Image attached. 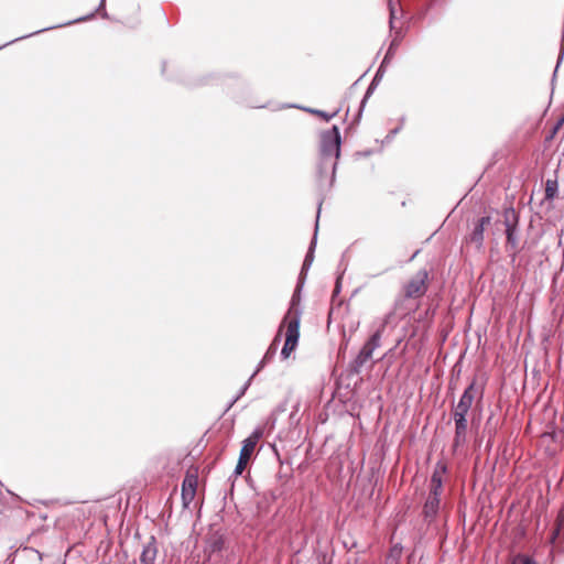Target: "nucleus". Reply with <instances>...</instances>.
Wrapping results in <instances>:
<instances>
[{
	"label": "nucleus",
	"instance_id": "28",
	"mask_svg": "<svg viewBox=\"0 0 564 564\" xmlns=\"http://www.w3.org/2000/svg\"><path fill=\"white\" fill-rule=\"evenodd\" d=\"M563 124H564V115L554 124L550 138H553Z\"/></svg>",
	"mask_w": 564,
	"mask_h": 564
},
{
	"label": "nucleus",
	"instance_id": "17",
	"mask_svg": "<svg viewBox=\"0 0 564 564\" xmlns=\"http://www.w3.org/2000/svg\"><path fill=\"white\" fill-rule=\"evenodd\" d=\"M206 547L205 550L210 554L220 552L224 549L225 540L224 535L218 531L213 532L206 538Z\"/></svg>",
	"mask_w": 564,
	"mask_h": 564
},
{
	"label": "nucleus",
	"instance_id": "23",
	"mask_svg": "<svg viewBox=\"0 0 564 564\" xmlns=\"http://www.w3.org/2000/svg\"><path fill=\"white\" fill-rule=\"evenodd\" d=\"M511 564H538V563L529 555L517 554L513 556Z\"/></svg>",
	"mask_w": 564,
	"mask_h": 564
},
{
	"label": "nucleus",
	"instance_id": "2",
	"mask_svg": "<svg viewBox=\"0 0 564 564\" xmlns=\"http://www.w3.org/2000/svg\"><path fill=\"white\" fill-rule=\"evenodd\" d=\"M390 52L392 47L404 36L409 18L405 14L403 0H390Z\"/></svg>",
	"mask_w": 564,
	"mask_h": 564
},
{
	"label": "nucleus",
	"instance_id": "16",
	"mask_svg": "<svg viewBox=\"0 0 564 564\" xmlns=\"http://www.w3.org/2000/svg\"><path fill=\"white\" fill-rule=\"evenodd\" d=\"M197 488V476L195 475H187L182 484V498L184 500V503L186 505L187 501H191L196 492Z\"/></svg>",
	"mask_w": 564,
	"mask_h": 564
},
{
	"label": "nucleus",
	"instance_id": "19",
	"mask_svg": "<svg viewBox=\"0 0 564 564\" xmlns=\"http://www.w3.org/2000/svg\"><path fill=\"white\" fill-rule=\"evenodd\" d=\"M322 203H323V198H319L318 209H317V218H316V224H315V232H314V236H313L312 241L310 243L308 250H307V252L305 254V258H304V259H306L307 261H311V262L314 261V251H315V247H316V242H317L318 218H319V214H321Z\"/></svg>",
	"mask_w": 564,
	"mask_h": 564
},
{
	"label": "nucleus",
	"instance_id": "1",
	"mask_svg": "<svg viewBox=\"0 0 564 564\" xmlns=\"http://www.w3.org/2000/svg\"><path fill=\"white\" fill-rule=\"evenodd\" d=\"M340 151L341 135L339 128L333 126L330 129L322 131L319 134L316 185L323 199L334 185Z\"/></svg>",
	"mask_w": 564,
	"mask_h": 564
},
{
	"label": "nucleus",
	"instance_id": "14",
	"mask_svg": "<svg viewBox=\"0 0 564 564\" xmlns=\"http://www.w3.org/2000/svg\"><path fill=\"white\" fill-rule=\"evenodd\" d=\"M441 499L434 496H427L423 506L424 520L430 524L432 523L440 510Z\"/></svg>",
	"mask_w": 564,
	"mask_h": 564
},
{
	"label": "nucleus",
	"instance_id": "33",
	"mask_svg": "<svg viewBox=\"0 0 564 564\" xmlns=\"http://www.w3.org/2000/svg\"><path fill=\"white\" fill-rule=\"evenodd\" d=\"M252 378H253V377L251 376V377L248 379V381H247V382H245V384L240 388L241 390H243V392H246V391L248 390V388H249V386H250V382H251Z\"/></svg>",
	"mask_w": 564,
	"mask_h": 564
},
{
	"label": "nucleus",
	"instance_id": "5",
	"mask_svg": "<svg viewBox=\"0 0 564 564\" xmlns=\"http://www.w3.org/2000/svg\"><path fill=\"white\" fill-rule=\"evenodd\" d=\"M263 435V431L260 427H257L252 431V433L242 441L241 449L238 457V463L234 469V476H240L245 468L247 467L251 456L253 455L256 445L260 441Z\"/></svg>",
	"mask_w": 564,
	"mask_h": 564
},
{
	"label": "nucleus",
	"instance_id": "15",
	"mask_svg": "<svg viewBox=\"0 0 564 564\" xmlns=\"http://www.w3.org/2000/svg\"><path fill=\"white\" fill-rule=\"evenodd\" d=\"M283 326L284 325H280L279 333L276 334V336L274 337V339L270 344V346L267 349L263 358L261 359V361L259 362L257 369L252 373V377H254L268 362H270L274 358V356H275V354L278 351V345H279V343L281 340V330H282Z\"/></svg>",
	"mask_w": 564,
	"mask_h": 564
},
{
	"label": "nucleus",
	"instance_id": "24",
	"mask_svg": "<svg viewBox=\"0 0 564 564\" xmlns=\"http://www.w3.org/2000/svg\"><path fill=\"white\" fill-rule=\"evenodd\" d=\"M312 263L313 262L307 261L306 259H304L303 264H302V269H301V272H300L299 281H303L304 282V278H305L307 271L310 270Z\"/></svg>",
	"mask_w": 564,
	"mask_h": 564
},
{
	"label": "nucleus",
	"instance_id": "35",
	"mask_svg": "<svg viewBox=\"0 0 564 564\" xmlns=\"http://www.w3.org/2000/svg\"><path fill=\"white\" fill-rule=\"evenodd\" d=\"M398 131H399V128H394V129L390 130V137L398 133Z\"/></svg>",
	"mask_w": 564,
	"mask_h": 564
},
{
	"label": "nucleus",
	"instance_id": "27",
	"mask_svg": "<svg viewBox=\"0 0 564 564\" xmlns=\"http://www.w3.org/2000/svg\"><path fill=\"white\" fill-rule=\"evenodd\" d=\"M452 412L467 415L469 412V409H467L465 405L457 402V404H455L453 406Z\"/></svg>",
	"mask_w": 564,
	"mask_h": 564
},
{
	"label": "nucleus",
	"instance_id": "29",
	"mask_svg": "<svg viewBox=\"0 0 564 564\" xmlns=\"http://www.w3.org/2000/svg\"><path fill=\"white\" fill-rule=\"evenodd\" d=\"M243 390H239V392L236 394V397L228 403L225 412L229 411L230 408L245 394Z\"/></svg>",
	"mask_w": 564,
	"mask_h": 564
},
{
	"label": "nucleus",
	"instance_id": "21",
	"mask_svg": "<svg viewBox=\"0 0 564 564\" xmlns=\"http://www.w3.org/2000/svg\"><path fill=\"white\" fill-rule=\"evenodd\" d=\"M558 192V183L557 180H551L549 178L545 182V199L546 200H553Z\"/></svg>",
	"mask_w": 564,
	"mask_h": 564
},
{
	"label": "nucleus",
	"instance_id": "7",
	"mask_svg": "<svg viewBox=\"0 0 564 564\" xmlns=\"http://www.w3.org/2000/svg\"><path fill=\"white\" fill-rule=\"evenodd\" d=\"M105 4H106V0H100V3L99 6L96 8L95 11L90 12L89 14L87 15H84V17H80V18H77V19H74L72 21H68V22H65V23H62V24H58L56 25V28H62V26H66V25H70V24H74V23H79V22H84V21H87V20H90L95 17V14L98 12L101 14V17L104 19H108V13L107 11L105 10ZM52 29H55V26H47V28H44V29H41V30H37V31H34L30 34H26V35H23V36H19L14 40H11L2 45H0V50L6 47L7 45L11 44V43H14L17 41H20V40H23V39H26V37H30L32 35H35V34H39L41 32H44V31H47V30H52Z\"/></svg>",
	"mask_w": 564,
	"mask_h": 564
},
{
	"label": "nucleus",
	"instance_id": "18",
	"mask_svg": "<svg viewBox=\"0 0 564 564\" xmlns=\"http://www.w3.org/2000/svg\"><path fill=\"white\" fill-rule=\"evenodd\" d=\"M455 423V433L453 438V446L455 448L464 445L467 442L468 423L465 421H457Z\"/></svg>",
	"mask_w": 564,
	"mask_h": 564
},
{
	"label": "nucleus",
	"instance_id": "8",
	"mask_svg": "<svg viewBox=\"0 0 564 564\" xmlns=\"http://www.w3.org/2000/svg\"><path fill=\"white\" fill-rule=\"evenodd\" d=\"M286 325L285 341L281 349V358L288 359L291 352L296 348L300 339L299 319L295 318Z\"/></svg>",
	"mask_w": 564,
	"mask_h": 564
},
{
	"label": "nucleus",
	"instance_id": "13",
	"mask_svg": "<svg viewBox=\"0 0 564 564\" xmlns=\"http://www.w3.org/2000/svg\"><path fill=\"white\" fill-rule=\"evenodd\" d=\"M158 555V543L154 535H151L149 541L143 545L140 554L141 564H155Z\"/></svg>",
	"mask_w": 564,
	"mask_h": 564
},
{
	"label": "nucleus",
	"instance_id": "31",
	"mask_svg": "<svg viewBox=\"0 0 564 564\" xmlns=\"http://www.w3.org/2000/svg\"><path fill=\"white\" fill-rule=\"evenodd\" d=\"M364 76H365V74H364V75H361V76H360V77H359V78H358V79H357V80H356V82H355V83L349 87V90H348V94H349V95H351V94L355 91V89L357 88V86H358V84H359L360 79H361Z\"/></svg>",
	"mask_w": 564,
	"mask_h": 564
},
{
	"label": "nucleus",
	"instance_id": "30",
	"mask_svg": "<svg viewBox=\"0 0 564 564\" xmlns=\"http://www.w3.org/2000/svg\"><path fill=\"white\" fill-rule=\"evenodd\" d=\"M452 417H453L454 422L467 420V415L455 413V412H452Z\"/></svg>",
	"mask_w": 564,
	"mask_h": 564
},
{
	"label": "nucleus",
	"instance_id": "6",
	"mask_svg": "<svg viewBox=\"0 0 564 564\" xmlns=\"http://www.w3.org/2000/svg\"><path fill=\"white\" fill-rule=\"evenodd\" d=\"M429 289V272L426 269L419 270L404 285V296L408 299H420Z\"/></svg>",
	"mask_w": 564,
	"mask_h": 564
},
{
	"label": "nucleus",
	"instance_id": "4",
	"mask_svg": "<svg viewBox=\"0 0 564 564\" xmlns=\"http://www.w3.org/2000/svg\"><path fill=\"white\" fill-rule=\"evenodd\" d=\"M503 225L506 231V249L512 257V260L520 252L519 248V214L513 207L506 208L503 210Z\"/></svg>",
	"mask_w": 564,
	"mask_h": 564
},
{
	"label": "nucleus",
	"instance_id": "12",
	"mask_svg": "<svg viewBox=\"0 0 564 564\" xmlns=\"http://www.w3.org/2000/svg\"><path fill=\"white\" fill-rule=\"evenodd\" d=\"M484 394V389L476 386V379H474L470 384L464 390L463 394L459 398L458 403L465 405L470 410L476 398L481 399Z\"/></svg>",
	"mask_w": 564,
	"mask_h": 564
},
{
	"label": "nucleus",
	"instance_id": "32",
	"mask_svg": "<svg viewBox=\"0 0 564 564\" xmlns=\"http://www.w3.org/2000/svg\"><path fill=\"white\" fill-rule=\"evenodd\" d=\"M340 280H341V278H340V276H338V278L336 279V284H335L334 295H337V294L340 292V286H341V285H340Z\"/></svg>",
	"mask_w": 564,
	"mask_h": 564
},
{
	"label": "nucleus",
	"instance_id": "20",
	"mask_svg": "<svg viewBox=\"0 0 564 564\" xmlns=\"http://www.w3.org/2000/svg\"><path fill=\"white\" fill-rule=\"evenodd\" d=\"M562 530H564V508H561L556 514L555 528L550 538L552 544L555 543Z\"/></svg>",
	"mask_w": 564,
	"mask_h": 564
},
{
	"label": "nucleus",
	"instance_id": "22",
	"mask_svg": "<svg viewBox=\"0 0 564 564\" xmlns=\"http://www.w3.org/2000/svg\"><path fill=\"white\" fill-rule=\"evenodd\" d=\"M305 111L307 112H311V113H314V115H317L319 116L321 118H323L325 121H329L330 119H333L336 115H337V110L332 112V113H328L326 111H323V110H318V109H313V108H303Z\"/></svg>",
	"mask_w": 564,
	"mask_h": 564
},
{
	"label": "nucleus",
	"instance_id": "10",
	"mask_svg": "<svg viewBox=\"0 0 564 564\" xmlns=\"http://www.w3.org/2000/svg\"><path fill=\"white\" fill-rule=\"evenodd\" d=\"M303 286V281H297L296 289L292 294L289 310L281 323V325L289 324L293 322L295 318L299 319V325L301 324L302 308H301V290Z\"/></svg>",
	"mask_w": 564,
	"mask_h": 564
},
{
	"label": "nucleus",
	"instance_id": "9",
	"mask_svg": "<svg viewBox=\"0 0 564 564\" xmlns=\"http://www.w3.org/2000/svg\"><path fill=\"white\" fill-rule=\"evenodd\" d=\"M491 224L490 216L480 217L473 226L471 231L465 238L466 243L474 245L475 248L480 251L484 248V232L485 228Z\"/></svg>",
	"mask_w": 564,
	"mask_h": 564
},
{
	"label": "nucleus",
	"instance_id": "11",
	"mask_svg": "<svg viewBox=\"0 0 564 564\" xmlns=\"http://www.w3.org/2000/svg\"><path fill=\"white\" fill-rule=\"evenodd\" d=\"M387 65H388V51L383 54L381 64H380V66H379V68L377 70L373 79L371 80L370 85L368 86L364 98L360 101V106H359V110H358V117L361 116L368 98L372 95V93L377 88L379 82L383 77V74H384Z\"/></svg>",
	"mask_w": 564,
	"mask_h": 564
},
{
	"label": "nucleus",
	"instance_id": "3",
	"mask_svg": "<svg viewBox=\"0 0 564 564\" xmlns=\"http://www.w3.org/2000/svg\"><path fill=\"white\" fill-rule=\"evenodd\" d=\"M388 323V316H386L382 321L381 328L377 329L366 341V344L360 349L359 354L355 357L354 360L348 365V371L350 373H359L366 362L371 359L373 351L376 348L380 346L381 340V332L383 330L386 324Z\"/></svg>",
	"mask_w": 564,
	"mask_h": 564
},
{
	"label": "nucleus",
	"instance_id": "25",
	"mask_svg": "<svg viewBox=\"0 0 564 564\" xmlns=\"http://www.w3.org/2000/svg\"><path fill=\"white\" fill-rule=\"evenodd\" d=\"M430 486H443L442 477L438 471L433 473L430 480Z\"/></svg>",
	"mask_w": 564,
	"mask_h": 564
},
{
	"label": "nucleus",
	"instance_id": "34",
	"mask_svg": "<svg viewBox=\"0 0 564 564\" xmlns=\"http://www.w3.org/2000/svg\"><path fill=\"white\" fill-rule=\"evenodd\" d=\"M387 431H388V422H384L383 425H382V429H381L380 441H382V437H383V435L386 434Z\"/></svg>",
	"mask_w": 564,
	"mask_h": 564
},
{
	"label": "nucleus",
	"instance_id": "26",
	"mask_svg": "<svg viewBox=\"0 0 564 564\" xmlns=\"http://www.w3.org/2000/svg\"><path fill=\"white\" fill-rule=\"evenodd\" d=\"M443 491V486H430V492L429 496H434L436 498L441 499V495Z\"/></svg>",
	"mask_w": 564,
	"mask_h": 564
}]
</instances>
